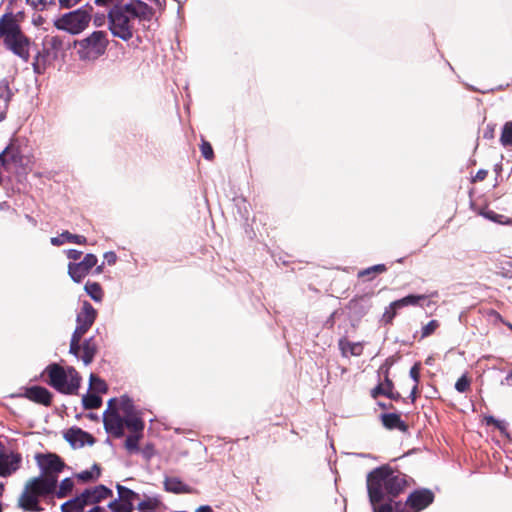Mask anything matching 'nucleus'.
<instances>
[{
  "label": "nucleus",
  "mask_w": 512,
  "mask_h": 512,
  "mask_svg": "<svg viewBox=\"0 0 512 512\" xmlns=\"http://www.w3.org/2000/svg\"><path fill=\"white\" fill-rule=\"evenodd\" d=\"M108 44L105 31H94L86 38L76 40L74 46L81 60H95L106 52Z\"/></svg>",
  "instance_id": "nucleus-7"
},
{
  "label": "nucleus",
  "mask_w": 512,
  "mask_h": 512,
  "mask_svg": "<svg viewBox=\"0 0 512 512\" xmlns=\"http://www.w3.org/2000/svg\"><path fill=\"white\" fill-rule=\"evenodd\" d=\"M357 304H358V299L354 298V299L350 300L349 308L353 309V308H355L357 306Z\"/></svg>",
  "instance_id": "nucleus-59"
},
{
  "label": "nucleus",
  "mask_w": 512,
  "mask_h": 512,
  "mask_svg": "<svg viewBox=\"0 0 512 512\" xmlns=\"http://www.w3.org/2000/svg\"><path fill=\"white\" fill-rule=\"evenodd\" d=\"M488 175V171L485 169H480L477 171L476 175L473 177L472 182H481L486 179Z\"/></svg>",
  "instance_id": "nucleus-47"
},
{
  "label": "nucleus",
  "mask_w": 512,
  "mask_h": 512,
  "mask_svg": "<svg viewBox=\"0 0 512 512\" xmlns=\"http://www.w3.org/2000/svg\"><path fill=\"white\" fill-rule=\"evenodd\" d=\"M108 507L112 512H132L133 511V504L132 503H126L118 500L111 501L108 504Z\"/></svg>",
  "instance_id": "nucleus-37"
},
{
  "label": "nucleus",
  "mask_w": 512,
  "mask_h": 512,
  "mask_svg": "<svg viewBox=\"0 0 512 512\" xmlns=\"http://www.w3.org/2000/svg\"><path fill=\"white\" fill-rule=\"evenodd\" d=\"M6 112H7V110H4L3 108L0 109V122L2 120H4V118L6 116Z\"/></svg>",
  "instance_id": "nucleus-63"
},
{
  "label": "nucleus",
  "mask_w": 512,
  "mask_h": 512,
  "mask_svg": "<svg viewBox=\"0 0 512 512\" xmlns=\"http://www.w3.org/2000/svg\"><path fill=\"white\" fill-rule=\"evenodd\" d=\"M82 498L86 500L87 505L97 504L102 500L112 496V490L104 485H98L94 488L85 489L82 493Z\"/></svg>",
  "instance_id": "nucleus-20"
},
{
  "label": "nucleus",
  "mask_w": 512,
  "mask_h": 512,
  "mask_svg": "<svg viewBox=\"0 0 512 512\" xmlns=\"http://www.w3.org/2000/svg\"><path fill=\"white\" fill-rule=\"evenodd\" d=\"M502 384L512 385V371L507 374Z\"/></svg>",
  "instance_id": "nucleus-56"
},
{
  "label": "nucleus",
  "mask_w": 512,
  "mask_h": 512,
  "mask_svg": "<svg viewBox=\"0 0 512 512\" xmlns=\"http://www.w3.org/2000/svg\"><path fill=\"white\" fill-rule=\"evenodd\" d=\"M386 393H387V386H386V382L384 381V383H379L375 388H373L371 390V397L376 399L380 395L385 396Z\"/></svg>",
  "instance_id": "nucleus-45"
},
{
  "label": "nucleus",
  "mask_w": 512,
  "mask_h": 512,
  "mask_svg": "<svg viewBox=\"0 0 512 512\" xmlns=\"http://www.w3.org/2000/svg\"><path fill=\"white\" fill-rule=\"evenodd\" d=\"M103 269H104V264H101V265L96 267L95 273L96 274H101L103 272Z\"/></svg>",
  "instance_id": "nucleus-62"
},
{
  "label": "nucleus",
  "mask_w": 512,
  "mask_h": 512,
  "mask_svg": "<svg viewBox=\"0 0 512 512\" xmlns=\"http://www.w3.org/2000/svg\"><path fill=\"white\" fill-rule=\"evenodd\" d=\"M74 482L71 478H65L61 481L59 485V489L56 491V496L58 498L66 497L73 489Z\"/></svg>",
  "instance_id": "nucleus-36"
},
{
  "label": "nucleus",
  "mask_w": 512,
  "mask_h": 512,
  "mask_svg": "<svg viewBox=\"0 0 512 512\" xmlns=\"http://www.w3.org/2000/svg\"><path fill=\"white\" fill-rule=\"evenodd\" d=\"M488 316L494 318L496 321H499V322H504L505 320L502 318V316L500 315L499 312H497L496 310H493V309H490L488 311Z\"/></svg>",
  "instance_id": "nucleus-53"
},
{
  "label": "nucleus",
  "mask_w": 512,
  "mask_h": 512,
  "mask_svg": "<svg viewBox=\"0 0 512 512\" xmlns=\"http://www.w3.org/2000/svg\"><path fill=\"white\" fill-rule=\"evenodd\" d=\"M120 0H95V4L98 6H109V5H117L116 2Z\"/></svg>",
  "instance_id": "nucleus-52"
},
{
  "label": "nucleus",
  "mask_w": 512,
  "mask_h": 512,
  "mask_svg": "<svg viewBox=\"0 0 512 512\" xmlns=\"http://www.w3.org/2000/svg\"><path fill=\"white\" fill-rule=\"evenodd\" d=\"M0 38L7 49L24 62L30 59V39L23 33L16 16L12 12L5 13L0 18Z\"/></svg>",
  "instance_id": "nucleus-3"
},
{
  "label": "nucleus",
  "mask_w": 512,
  "mask_h": 512,
  "mask_svg": "<svg viewBox=\"0 0 512 512\" xmlns=\"http://www.w3.org/2000/svg\"><path fill=\"white\" fill-rule=\"evenodd\" d=\"M154 14V9L141 0L114 5L108 13L109 29L115 37L128 41L134 35V20L151 21Z\"/></svg>",
  "instance_id": "nucleus-2"
},
{
  "label": "nucleus",
  "mask_w": 512,
  "mask_h": 512,
  "mask_svg": "<svg viewBox=\"0 0 512 512\" xmlns=\"http://www.w3.org/2000/svg\"><path fill=\"white\" fill-rule=\"evenodd\" d=\"M92 11L93 7L91 5H85L56 19L54 26L72 35L79 34L88 27L92 18Z\"/></svg>",
  "instance_id": "nucleus-6"
},
{
  "label": "nucleus",
  "mask_w": 512,
  "mask_h": 512,
  "mask_svg": "<svg viewBox=\"0 0 512 512\" xmlns=\"http://www.w3.org/2000/svg\"><path fill=\"white\" fill-rule=\"evenodd\" d=\"M157 505H158V501L156 499H148V500H144V501L140 502L138 505V508L141 511L154 510L157 507Z\"/></svg>",
  "instance_id": "nucleus-44"
},
{
  "label": "nucleus",
  "mask_w": 512,
  "mask_h": 512,
  "mask_svg": "<svg viewBox=\"0 0 512 512\" xmlns=\"http://www.w3.org/2000/svg\"><path fill=\"white\" fill-rule=\"evenodd\" d=\"M145 427V423L143 420L131 419L126 425V428L131 433L125 440L124 446L128 452H138L139 451V441L143 437V430Z\"/></svg>",
  "instance_id": "nucleus-15"
},
{
  "label": "nucleus",
  "mask_w": 512,
  "mask_h": 512,
  "mask_svg": "<svg viewBox=\"0 0 512 512\" xmlns=\"http://www.w3.org/2000/svg\"><path fill=\"white\" fill-rule=\"evenodd\" d=\"M57 479L52 477H34L29 479L18 499V506L26 511L40 512L43 508L39 498L48 496L56 491Z\"/></svg>",
  "instance_id": "nucleus-4"
},
{
  "label": "nucleus",
  "mask_w": 512,
  "mask_h": 512,
  "mask_svg": "<svg viewBox=\"0 0 512 512\" xmlns=\"http://www.w3.org/2000/svg\"><path fill=\"white\" fill-rule=\"evenodd\" d=\"M424 299H426V295L411 294L391 302L382 315V322L386 325H391L399 309L409 305L415 306L419 303L420 300Z\"/></svg>",
  "instance_id": "nucleus-13"
},
{
  "label": "nucleus",
  "mask_w": 512,
  "mask_h": 512,
  "mask_svg": "<svg viewBox=\"0 0 512 512\" xmlns=\"http://www.w3.org/2000/svg\"><path fill=\"white\" fill-rule=\"evenodd\" d=\"M14 16H16L17 23L19 24V21L24 17V12H18L17 14H14Z\"/></svg>",
  "instance_id": "nucleus-61"
},
{
  "label": "nucleus",
  "mask_w": 512,
  "mask_h": 512,
  "mask_svg": "<svg viewBox=\"0 0 512 512\" xmlns=\"http://www.w3.org/2000/svg\"><path fill=\"white\" fill-rule=\"evenodd\" d=\"M11 90L6 80L0 81V109H8L9 102L11 100Z\"/></svg>",
  "instance_id": "nucleus-30"
},
{
  "label": "nucleus",
  "mask_w": 512,
  "mask_h": 512,
  "mask_svg": "<svg viewBox=\"0 0 512 512\" xmlns=\"http://www.w3.org/2000/svg\"><path fill=\"white\" fill-rule=\"evenodd\" d=\"M382 425L388 429H398L402 432L408 430V425L401 419L399 414L396 413H385L381 415Z\"/></svg>",
  "instance_id": "nucleus-23"
},
{
  "label": "nucleus",
  "mask_w": 512,
  "mask_h": 512,
  "mask_svg": "<svg viewBox=\"0 0 512 512\" xmlns=\"http://www.w3.org/2000/svg\"><path fill=\"white\" fill-rule=\"evenodd\" d=\"M33 22L35 25L39 26L43 24L44 19L42 16H38L37 18H34Z\"/></svg>",
  "instance_id": "nucleus-58"
},
{
  "label": "nucleus",
  "mask_w": 512,
  "mask_h": 512,
  "mask_svg": "<svg viewBox=\"0 0 512 512\" xmlns=\"http://www.w3.org/2000/svg\"><path fill=\"white\" fill-rule=\"evenodd\" d=\"M101 472V466L97 463H94L91 467V470L81 471L75 474V477L82 483H89L98 480L101 476Z\"/></svg>",
  "instance_id": "nucleus-27"
},
{
  "label": "nucleus",
  "mask_w": 512,
  "mask_h": 512,
  "mask_svg": "<svg viewBox=\"0 0 512 512\" xmlns=\"http://www.w3.org/2000/svg\"><path fill=\"white\" fill-rule=\"evenodd\" d=\"M385 382L387 386V393L385 396L395 401L399 400L401 398L400 393L393 392L394 384L392 380L389 378L388 373L385 376Z\"/></svg>",
  "instance_id": "nucleus-41"
},
{
  "label": "nucleus",
  "mask_w": 512,
  "mask_h": 512,
  "mask_svg": "<svg viewBox=\"0 0 512 512\" xmlns=\"http://www.w3.org/2000/svg\"><path fill=\"white\" fill-rule=\"evenodd\" d=\"M417 397H418V384H415L410 393V398H411L412 403L415 402Z\"/></svg>",
  "instance_id": "nucleus-54"
},
{
  "label": "nucleus",
  "mask_w": 512,
  "mask_h": 512,
  "mask_svg": "<svg viewBox=\"0 0 512 512\" xmlns=\"http://www.w3.org/2000/svg\"><path fill=\"white\" fill-rule=\"evenodd\" d=\"M117 404L116 398L108 401V409L103 414V423L107 433L115 438H120L124 435L126 418L120 415Z\"/></svg>",
  "instance_id": "nucleus-10"
},
{
  "label": "nucleus",
  "mask_w": 512,
  "mask_h": 512,
  "mask_svg": "<svg viewBox=\"0 0 512 512\" xmlns=\"http://www.w3.org/2000/svg\"><path fill=\"white\" fill-rule=\"evenodd\" d=\"M164 489L174 494H192L195 489L185 484L178 477H166L163 482Z\"/></svg>",
  "instance_id": "nucleus-21"
},
{
  "label": "nucleus",
  "mask_w": 512,
  "mask_h": 512,
  "mask_svg": "<svg viewBox=\"0 0 512 512\" xmlns=\"http://www.w3.org/2000/svg\"><path fill=\"white\" fill-rule=\"evenodd\" d=\"M195 512H213L212 508L208 505L200 506L195 510Z\"/></svg>",
  "instance_id": "nucleus-55"
},
{
  "label": "nucleus",
  "mask_w": 512,
  "mask_h": 512,
  "mask_svg": "<svg viewBox=\"0 0 512 512\" xmlns=\"http://www.w3.org/2000/svg\"><path fill=\"white\" fill-rule=\"evenodd\" d=\"M22 456L18 452L0 453V476L8 477L20 468Z\"/></svg>",
  "instance_id": "nucleus-17"
},
{
  "label": "nucleus",
  "mask_w": 512,
  "mask_h": 512,
  "mask_svg": "<svg viewBox=\"0 0 512 512\" xmlns=\"http://www.w3.org/2000/svg\"><path fill=\"white\" fill-rule=\"evenodd\" d=\"M200 150L202 156L207 160H212L214 158V151L211 144L207 141H203L200 145Z\"/></svg>",
  "instance_id": "nucleus-42"
},
{
  "label": "nucleus",
  "mask_w": 512,
  "mask_h": 512,
  "mask_svg": "<svg viewBox=\"0 0 512 512\" xmlns=\"http://www.w3.org/2000/svg\"><path fill=\"white\" fill-rule=\"evenodd\" d=\"M116 488L119 494L120 501L122 502L132 503L133 500L139 498V495L136 492L125 486L117 484Z\"/></svg>",
  "instance_id": "nucleus-33"
},
{
  "label": "nucleus",
  "mask_w": 512,
  "mask_h": 512,
  "mask_svg": "<svg viewBox=\"0 0 512 512\" xmlns=\"http://www.w3.org/2000/svg\"><path fill=\"white\" fill-rule=\"evenodd\" d=\"M26 2L33 9L38 10V11H43V10L48 9L51 6L56 5L55 0H26Z\"/></svg>",
  "instance_id": "nucleus-39"
},
{
  "label": "nucleus",
  "mask_w": 512,
  "mask_h": 512,
  "mask_svg": "<svg viewBox=\"0 0 512 512\" xmlns=\"http://www.w3.org/2000/svg\"><path fill=\"white\" fill-rule=\"evenodd\" d=\"M89 381L91 390L97 393H106L108 391V386L106 382L97 375L92 373L90 375Z\"/></svg>",
  "instance_id": "nucleus-34"
},
{
  "label": "nucleus",
  "mask_w": 512,
  "mask_h": 512,
  "mask_svg": "<svg viewBox=\"0 0 512 512\" xmlns=\"http://www.w3.org/2000/svg\"><path fill=\"white\" fill-rule=\"evenodd\" d=\"M83 407L86 410L98 409L102 405V399L95 393H88L82 398Z\"/></svg>",
  "instance_id": "nucleus-31"
},
{
  "label": "nucleus",
  "mask_w": 512,
  "mask_h": 512,
  "mask_svg": "<svg viewBox=\"0 0 512 512\" xmlns=\"http://www.w3.org/2000/svg\"><path fill=\"white\" fill-rule=\"evenodd\" d=\"M87 294L96 302H101L104 296L101 285L97 282L88 281L84 287Z\"/></svg>",
  "instance_id": "nucleus-29"
},
{
  "label": "nucleus",
  "mask_w": 512,
  "mask_h": 512,
  "mask_svg": "<svg viewBox=\"0 0 512 512\" xmlns=\"http://www.w3.org/2000/svg\"><path fill=\"white\" fill-rule=\"evenodd\" d=\"M82 256V252L79 251V250H75V249H70L68 252H67V257L71 260H74V261H77L80 259V257Z\"/></svg>",
  "instance_id": "nucleus-49"
},
{
  "label": "nucleus",
  "mask_w": 512,
  "mask_h": 512,
  "mask_svg": "<svg viewBox=\"0 0 512 512\" xmlns=\"http://www.w3.org/2000/svg\"><path fill=\"white\" fill-rule=\"evenodd\" d=\"M23 397L28 400L41 404L44 406H50L52 403V393L45 387L42 386H31L25 389L22 394Z\"/></svg>",
  "instance_id": "nucleus-18"
},
{
  "label": "nucleus",
  "mask_w": 512,
  "mask_h": 512,
  "mask_svg": "<svg viewBox=\"0 0 512 512\" xmlns=\"http://www.w3.org/2000/svg\"><path fill=\"white\" fill-rule=\"evenodd\" d=\"M88 512H105V510H104L103 507L95 506L91 510H89Z\"/></svg>",
  "instance_id": "nucleus-60"
},
{
  "label": "nucleus",
  "mask_w": 512,
  "mask_h": 512,
  "mask_svg": "<svg viewBox=\"0 0 512 512\" xmlns=\"http://www.w3.org/2000/svg\"><path fill=\"white\" fill-rule=\"evenodd\" d=\"M1 166L9 171L23 163V154L18 139H12L9 145L0 153Z\"/></svg>",
  "instance_id": "nucleus-11"
},
{
  "label": "nucleus",
  "mask_w": 512,
  "mask_h": 512,
  "mask_svg": "<svg viewBox=\"0 0 512 512\" xmlns=\"http://www.w3.org/2000/svg\"><path fill=\"white\" fill-rule=\"evenodd\" d=\"M63 49V40L59 36H46L43 39L42 50L37 53L32 63L36 74H43Z\"/></svg>",
  "instance_id": "nucleus-9"
},
{
  "label": "nucleus",
  "mask_w": 512,
  "mask_h": 512,
  "mask_svg": "<svg viewBox=\"0 0 512 512\" xmlns=\"http://www.w3.org/2000/svg\"><path fill=\"white\" fill-rule=\"evenodd\" d=\"M409 486L406 474L388 465L375 468L367 475V491L371 505L387 498L389 502L403 493Z\"/></svg>",
  "instance_id": "nucleus-1"
},
{
  "label": "nucleus",
  "mask_w": 512,
  "mask_h": 512,
  "mask_svg": "<svg viewBox=\"0 0 512 512\" xmlns=\"http://www.w3.org/2000/svg\"><path fill=\"white\" fill-rule=\"evenodd\" d=\"M440 323L438 320H431L422 328L421 338H426L435 333L439 328Z\"/></svg>",
  "instance_id": "nucleus-40"
},
{
  "label": "nucleus",
  "mask_w": 512,
  "mask_h": 512,
  "mask_svg": "<svg viewBox=\"0 0 512 512\" xmlns=\"http://www.w3.org/2000/svg\"><path fill=\"white\" fill-rule=\"evenodd\" d=\"M472 380L467 374H463L455 383V389L459 393H466L471 390Z\"/></svg>",
  "instance_id": "nucleus-38"
},
{
  "label": "nucleus",
  "mask_w": 512,
  "mask_h": 512,
  "mask_svg": "<svg viewBox=\"0 0 512 512\" xmlns=\"http://www.w3.org/2000/svg\"><path fill=\"white\" fill-rule=\"evenodd\" d=\"M387 267L384 264H377L358 272V278L367 277L369 280L373 279L375 275L386 272Z\"/></svg>",
  "instance_id": "nucleus-32"
},
{
  "label": "nucleus",
  "mask_w": 512,
  "mask_h": 512,
  "mask_svg": "<svg viewBox=\"0 0 512 512\" xmlns=\"http://www.w3.org/2000/svg\"><path fill=\"white\" fill-rule=\"evenodd\" d=\"M342 356L347 357L348 353L351 356H360L363 353L364 347L361 342H351L347 338H341L338 343Z\"/></svg>",
  "instance_id": "nucleus-25"
},
{
  "label": "nucleus",
  "mask_w": 512,
  "mask_h": 512,
  "mask_svg": "<svg viewBox=\"0 0 512 512\" xmlns=\"http://www.w3.org/2000/svg\"><path fill=\"white\" fill-rule=\"evenodd\" d=\"M98 259L94 254H86L81 262L69 263L68 274L76 283H80L97 265Z\"/></svg>",
  "instance_id": "nucleus-14"
},
{
  "label": "nucleus",
  "mask_w": 512,
  "mask_h": 512,
  "mask_svg": "<svg viewBox=\"0 0 512 512\" xmlns=\"http://www.w3.org/2000/svg\"><path fill=\"white\" fill-rule=\"evenodd\" d=\"M500 142L504 147L512 146V121H508L504 124Z\"/></svg>",
  "instance_id": "nucleus-35"
},
{
  "label": "nucleus",
  "mask_w": 512,
  "mask_h": 512,
  "mask_svg": "<svg viewBox=\"0 0 512 512\" xmlns=\"http://www.w3.org/2000/svg\"><path fill=\"white\" fill-rule=\"evenodd\" d=\"M379 406L382 407L383 409H392L393 408V405L390 404L389 406H387L386 404L384 403H379Z\"/></svg>",
  "instance_id": "nucleus-64"
},
{
  "label": "nucleus",
  "mask_w": 512,
  "mask_h": 512,
  "mask_svg": "<svg viewBox=\"0 0 512 512\" xmlns=\"http://www.w3.org/2000/svg\"><path fill=\"white\" fill-rule=\"evenodd\" d=\"M65 242L84 245L86 244L87 239L83 235L72 234L69 231H64L59 236L51 238V244L54 246H60Z\"/></svg>",
  "instance_id": "nucleus-26"
},
{
  "label": "nucleus",
  "mask_w": 512,
  "mask_h": 512,
  "mask_svg": "<svg viewBox=\"0 0 512 512\" xmlns=\"http://www.w3.org/2000/svg\"><path fill=\"white\" fill-rule=\"evenodd\" d=\"M98 352V345L94 337H90L84 340L83 344H80V351L77 358L81 359L85 365H89L95 355Z\"/></svg>",
  "instance_id": "nucleus-22"
},
{
  "label": "nucleus",
  "mask_w": 512,
  "mask_h": 512,
  "mask_svg": "<svg viewBox=\"0 0 512 512\" xmlns=\"http://www.w3.org/2000/svg\"><path fill=\"white\" fill-rule=\"evenodd\" d=\"M36 459L43 477H52L57 479V474L65 467L64 461L57 454H38Z\"/></svg>",
  "instance_id": "nucleus-12"
},
{
  "label": "nucleus",
  "mask_w": 512,
  "mask_h": 512,
  "mask_svg": "<svg viewBox=\"0 0 512 512\" xmlns=\"http://www.w3.org/2000/svg\"><path fill=\"white\" fill-rule=\"evenodd\" d=\"M119 410L126 418V424L131 419L143 420L140 413L136 411L133 401L128 396H122L119 401Z\"/></svg>",
  "instance_id": "nucleus-24"
},
{
  "label": "nucleus",
  "mask_w": 512,
  "mask_h": 512,
  "mask_svg": "<svg viewBox=\"0 0 512 512\" xmlns=\"http://www.w3.org/2000/svg\"><path fill=\"white\" fill-rule=\"evenodd\" d=\"M420 370H421V363L416 362L410 369V377L415 381V384H418L420 381Z\"/></svg>",
  "instance_id": "nucleus-46"
},
{
  "label": "nucleus",
  "mask_w": 512,
  "mask_h": 512,
  "mask_svg": "<svg viewBox=\"0 0 512 512\" xmlns=\"http://www.w3.org/2000/svg\"><path fill=\"white\" fill-rule=\"evenodd\" d=\"M485 420L488 425L492 424L495 427H497L498 429H502L501 422L499 420L495 419L493 416H488L485 418Z\"/></svg>",
  "instance_id": "nucleus-51"
},
{
  "label": "nucleus",
  "mask_w": 512,
  "mask_h": 512,
  "mask_svg": "<svg viewBox=\"0 0 512 512\" xmlns=\"http://www.w3.org/2000/svg\"><path fill=\"white\" fill-rule=\"evenodd\" d=\"M58 1H59V4L61 7L71 8L74 5H76L78 2H80L81 0H58Z\"/></svg>",
  "instance_id": "nucleus-50"
},
{
  "label": "nucleus",
  "mask_w": 512,
  "mask_h": 512,
  "mask_svg": "<svg viewBox=\"0 0 512 512\" xmlns=\"http://www.w3.org/2000/svg\"><path fill=\"white\" fill-rule=\"evenodd\" d=\"M104 258L108 265H114L117 260V255L114 252L110 251L104 254Z\"/></svg>",
  "instance_id": "nucleus-48"
},
{
  "label": "nucleus",
  "mask_w": 512,
  "mask_h": 512,
  "mask_svg": "<svg viewBox=\"0 0 512 512\" xmlns=\"http://www.w3.org/2000/svg\"><path fill=\"white\" fill-rule=\"evenodd\" d=\"M373 506V512H394L392 502L378 503Z\"/></svg>",
  "instance_id": "nucleus-43"
},
{
  "label": "nucleus",
  "mask_w": 512,
  "mask_h": 512,
  "mask_svg": "<svg viewBox=\"0 0 512 512\" xmlns=\"http://www.w3.org/2000/svg\"><path fill=\"white\" fill-rule=\"evenodd\" d=\"M103 22H104V16H101V17L96 16L94 18V25L95 26H101L103 24Z\"/></svg>",
  "instance_id": "nucleus-57"
},
{
  "label": "nucleus",
  "mask_w": 512,
  "mask_h": 512,
  "mask_svg": "<svg viewBox=\"0 0 512 512\" xmlns=\"http://www.w3.org/2000/svg\"><path fill=\"white\" fill-rule=\"evenodd\" d=\"M64 437L73 447H83L85 444L93 445L95 443V438L80 428H70Z\"/></svg>",
  "instance_id": "nucleus-19"
},
{
  "label": "nucleus",
  "mask_w": 512,
  "mask_h": 512,
  "mask_svg": "<svg viewBox=\"0 0 512 512\" xmlns=\"http://www.w3.org/2000/svg\"><path fill=\"white\" fill-rule=\"evenodd\" d=\"M46 383L62 394L75 395L81 384V376L73 366L66 369L57 363L49 364L45 370Z\"/></svg>",
  "instance_id": "nucleus-5"
},
{
  "label": "nucleus",
  "mask_w": 512,
  "mask_h": 512,
  "mask_svg": "<svg viewBox=\"0 0 512 512\" xmlns=\"http://www.w3.org/2000/svg\"><path fill=\"white\" fill-rule=\"evenodd\" d=\"M82 498V495H78L75 498L63 503L61 505L62 512H83L87 502Z\"/></svg>",
  "instance_id": "nucleus-28"
},
{
  "label": "nucleus",
  "mask_w": 512,
  "mask_h": 512,
  "mask_svg": "<svg viewBox=\"0 0 512 512\" xmlns=\"http://www.w3.org/2000/svg\"><path fill=\"white\" fill-rule=\"evenodd\" d=\"M97 317L96 309L87 301H84L80 312L76 318V328L72 334L69 352L78 357L80 351V342L85 333L94 324Z\"/></svg>",
  "instance_id": "nucleus-8"
},
{
  "label": "nucleus",
  "mask_w": 512,
  "mask_h": 512,
  "mask_svg": "<svg viewBox=\"0 0 512 512\" xmlns=\"http://www.w3.org/2000/svg\"><path fill=\"white\" fill-rule=\"evenodd\" d=\"M434 498L435 495L430 489L422 488L411 492L406 500L414 512H420L431 505Z\"/></svg>",
  "instance_id": "nucleus-16"
}]
</instances>
